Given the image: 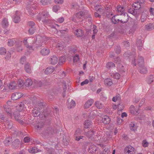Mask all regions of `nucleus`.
<instances>
[{"label":"nucleus","instance_id":"obj_64","mask_svg":"<svg viewBox=\"0 0 154 154\" xmlns=\"http://www.w3.org/2000/svg\"><path fill=\"white\" fill-rule=\"evenodd\" d=\"M56 47L60 50L63 49V45L62 44L59 43H57V45H56Z\"/></svg>","mask_w":154,"mask_h":154},{"label":"nucleus","instance_id":"obj_47","mask_svg":"<svg viewBox=\"0 0 154 154\" xmlns=\"http://www.w3.org/2000/svg\"><path fill=\"white\" fill-rule=\"evenodd\" d=\"M50 0H41L40 1L41 4L43 5H48L49 3Z\"/></svg>","mask_w":154,"mask_h":154},{"label":"nucleus","instance_id":"obj_26","mask_svg":"<svg viewBox=\"0 0 154 154\" xmlns=\"http://www.w3.org/2000/svg\"><path fill=\"white\" fill-rule=\"evenodd\" d=\"M111 76L116 79H119L121 77L120 74L118 72H115L111 73Z\"/></svg>","mask_w":154,"mask_h":154},{"label":"nucleus","instance_id":"obj_57","mask_svg":"<svg viewBox=\"0 0 154 154\" xmlns=\"http://www.w3.org/2000/svg\"><path fill=\"white\" fill-rule=\"evenodd\" d=\"M64 20V18L63 17H60L56 19V22L59 23H62Z\"/></svg>","mask_w":154,"mask_h":154},{"label":"nucleus","instance_id":"obj_56","mask_svg":"<svg viewBox=\"0 0 154 154\" xmlns=\"http://www.w3.org/2000/svg\"><path fill=\"white\" fill-rule=\"evenodd\" d=\"M28 38L27 39H24L23 41V43H24V45L26 46V47L28 48L29 49V48L28 47V46H29L28 45V44H27V40H28ZM29 43V42H28Z\"/></svg>","mask_w":154,"mask_h":154},{"label":"nucleus","instance_id":"obj_48","mask_svg":"<svg viewBox=\"0 0 154 154\" xmlns=\"http://www.w3.org/2000/svg\"><path fill=\"white\" fill-rule=\"evenodd\" d=\"M6 53V51L5 48L4 47L0 48V54L4 55Z\"/></svg>","mask_w":154,"mask_h":154},{"label":"nucleus","instance_id":"obj_35","mask_svg":"<svg viewBox=\"0 0 154 154\" xmlns=\"http://www.w3.org/2000/svg\"><path fill=\"white\" fill-rule=\"evenodd\" d=\"M14 117L16 120L17 121H19L21 118L20 114L17 112H15L14 113Z\"/></svg>","mask_w":154,"mask_h":154},{"label":"nucleus","instance_id":"obj_51","mask_svg":"<svg viewBox=\"0 0 154 154\" xmlns=\"http://www.w3.org/2000/svg\"><path fill=\"white\" fill-rule=\"evenodd\" d=\"M24 83H23V81L22 79H20L18 82V85L19 87L21 88L22 87Z\"/></svg>","mask_w":154,"mask_h":154},{"label":"nucleus","instance_id":"obj_24","mask_svg":"<svg viewBox=\"0 0 154 154\" xmlns=\"http://www.w3.org/2000/svg\"><path fill=\"white\" fill-rule=\"evenodd\" d=\"M154 80V75H150L147 77L146 79V81L148 84H150L153 82Z\"/></svg>","mask_w":154,"mask_h":154},{"label":"nucleus","instance_id":"obj_63","mask_svg":"<svg viewBox=\"0 0 154 154\" xmlns=\"http://www.w3.org/2000/svg\"><path fill=\"white\" fill-rule=\"evenodd\" d=\"M115 51L117 54H119L121 52V48L119 46H117L115 48Z\"/></svg>","mask_w":154,"mask_h":154},{"label":"nucleus","instance_id":"obj_10","mask_svg":"<svg viewBox=\"0 0 154 154\" xmlns=\"http://www.w3.org/2000/svg\"><path fill=\"white\" fill-rule=\"evenodd\" d=\"M121 15H122L121 17V19L120 20L121 22L123 23H126L128 20V14H127L124 13Z\"/></svg>","mask_w":154,"mask_h":154},{"label":"nucleus","instance_id":"obj_31","mask_svg":"<svg viewBox=\"0 0 154 154\" xmlns=\"http://www.w3.org/2000/svg\"><path fill=\"white\" fill-rule=\"evenodd\" d=\"M16 83L14 82H11L9 84V88L10 89L13 90L16 88L17 87Z\"/></svg>","mask_w":154,"mask_h":154},{"label":"nucleus","instance_id":"obj_43","mask_svg":"<svg viewBox=\"0 0 154 154\" xmlns=\"http://www.w3.org/2000/svg\"><path fill=\"white\" fill-rule=\"evenodd\" d=\"M44 117L45 118H47L51 116V113L49 111H45L43 112Z\"/></svg>","mask_w":154,"mask_h":154},{"label":"nucleus","instance_id":"obj_41","mask_svg":"<svg viewBox=\"0 0 154 154\" xmlns=\"http://www.w3.org/2000/svg\"><path fill=\"white\" fill-rule=\"evenodd\" d=\"M140 73L142 74H146L147 72V70L146 67H140Z\"/></svg>","mask_w":154,"mask_h":154},{"label":"nucleus","instance_id":"obj_13","mask_svg":"<svg viewBox=\"0 0 154 154\" xmlns=\"http://www.w3.org/2000/svg\"><path fill=\"white\" fill-rule=\"evenodd\" d=\"M124 8L123 7H122L121 6H118L116 10L118 15H122L124 13H125L124 12Z\"/></svg>","mask_w":154,"mask_h":154},{"label":"nucleus","instance_id":"obj_32","mask_svg":"<svg viewBox=\"0 0 154 154\" xmlns=\"http://www.w3.org/2000/svg\"><path fill=\"white\" fill-rule=\"evenodd\" d=\"M104 84L105 85L110 86L112 84V80L110 79H106L104 81Z\"/></svg>","mask_w":154,"mask_h":154},{"label":"nucleus","instance_id":"obj_2","mask_svg":"<svg viewBox=\"0 0 154 154\" xmlns=\"http://www.w3.org/2000/svg\"><path fill=\"white\" fill-rule=\"evenodd\" d=\"M43 106V103L42 102L38 103L36 105L35 108L32 111V115L35 117L38 116L40 115V109L42 108Z\"/></svg>","mask_w":154,"mask_h":154},{"label":"nucleus","instance_id":"obj_16","mask_svg":"<svg viewBox=\"0 0 154 154\" xmlns=\"http://www.w3.org/2000/svg\"><path fill=\"white\" fill-rule=\"evenodd\" d=\"M95 130L94 129L91 130L90 131L88 132H87L85 133V134L88 137L90 138V137H93L94 135V133Z\"/></svg>","mask_w":154,"mask_h":154},{"label":"nucleus","instance_id":"obj_34","mask_svg":"<svg viewBox=\"0 0 154 154\" xmlns=\"http://www.w3.org/2000/svg\"><path fill=\"white\" fill-rule=\"evenodd\" d=\"M4 125L5 126V127L7 128L11 129L12 127L13 124L11 122H10L9 121H7Z\"/></svg>","mask_w":154,"mask_h":154},{"label":"nucleus","instance_id":"obj_11","mask_svg":"<svg viewBox=\"0 0 154 154\" xmlns=\"http://www.w3.org/2000/svg\"><path fill=\"white\" fill-rule=\"evenodd\" d=\"M67 105L68 108L71 109L75 106V103L73 100H70L69 99L68 100Z\"/></svg>","mask_w":154,"mask_h":154},{"label":"nucleus","instance_id":"obj_3","mask_svg":"<svg viewBox=\"0 0 154 154\" xmlns=\"http://www.w3.org/2000/svg\"><path fill=\"white\" fill-rule=\"evenodd\" d=\"M130 52L129 51L125 52L124 54V56L125 57H128L130 59L132 60V63L136 66L137 65L135 57V52H133L132 54H130Z\"/></svg>","mask_w":154,"mask_h":154},{"label":"nucleus","instance_id":"obj_44","mask_svg":"<svg viewBox=\"0 0 154 154\" xmlns=\"http://www.w3.org/2000/svg\"><path fill=\"white\" fill-rule=\"evenodd\" d=\"M16 45L17 51L18 52H20L23 49L21 43L18 44H16Z\"/></svg>","mask_w":154,"mask_h":154},{"label":"nucleus","instance_id":"obj_23","mask_svg":"<svg viewBox=\"0 0 154 154\" xmlns=\"http://www.w3.org/2000/svg\"><path fill=\"white\" fill-rule=\"evenodd\" d=\"M25 69L26 71L28 73H31L32 72L31 69L30 64L27 63L25 65Z\"/></svg>","mask_w":154,"mask_h":154},{"label":"nucleus","instance_id":"obj_4","mask_svg":"<svg viewBox=\"0 0 154 154\" xmlns=\"http://www.w3.org/2000/svg\"><path fill=\"white\" fill-rule=\"evenodd\" d=\"M42 22L45 24H47L49 22L50 17L48 12L47 11H43L42 13Z\"/></svg>","mask_w":154,"mask_h":154},{"label":"nucleus","instance_id":"obj_38","mask_svg":"<svg viewBox=\"0 0 154 154\" xmlns=\"http://www.w3.org/2000/svg\"><path fill=\"white\" fill-rule=\"evenodd\" d=\"M2 26L3 27L5 28L8 26V20L5 18H4L2 22Z\"/></svg>","mask_w":154,"mask_h":154},{"label":"nucleus","instance_id":"obj_20","mask_svg":"<svg viewBox=\"0 0 154 154\" xmlns=\"http://www.w3.org/2000/svg\"><path fill=\"white\" fill-rule=\"evenodd\" d=\"M36 6H34V7H31V8L28 10V13L29 15L32 17L35 14V10L36 8Z\"/></svg>","mask_w":154,"mask_h":154},{"label":"nucleus","instance_id":"obj_40","mask_svg":"<svg viewBox=\"0 0 154 154\" xmlns=\"http://www.w3.org/2000/svg\"><path fill=\"white\" fill-rule=\"evenodd\" d=\"M15 41L13 39H10L8 40V45L9 46H12L15 44Z\"/></svg>","mask_w":154,"mask_h":154},{"label":"nucleus","instance_id":"obj_29","mask_svg":"<svg viewBox=\"0 0 154 154\" xmlns=\"http://www.w3.org/2000/svg\"><path fill=\"white\" fill-rule=\"evenodd\" d=\"M96 147L94 144H91L89 148V151L90 152H94L96 151Z\"/></svg>","mask_w":154,"mask_h":154},{"label":"nucleus","instance_id":"obj_59","mask_svg":"<svg viewBox=\"0 0 154 154\" xmlns=\"http://www.w3.org/2000/svg\"><path fill=\"white\" fill-rule=\"evenodd\" d=\"M81 132V130L80 128H78L74 134L75 136L80 135Z\"/></svg>","mask_w":154,"mask_h":154},{"label":"nucleus","instance_id":"obj_58","mask_svg":"<svg viewBox=\"0 0 154 154\" xmlns=\"http://www.w3.org/2000/svg\"><path fill=\"white\" fill-rule=\"evenodd\" d=\"M130 127L131 130L132 131H134L136 129L134 124L132 122L130 124Z\"/></svg>","mask_w":154,"mask_h":154},{"label":"nucleus","instance_id":"obj_62","mask_svg":"<svg viewBox=\"0 0 154 154\" xmlns=\"http://www.w3.org/2000/svg\"><path fill=\"white\" fill-rule=\"evenodd\" d=\"M120 99V96L118 95L115 97H113L112 98V101L114 102H116L118 100H119Z\"/></svg>","mask_w":154,"mask_h":154},{"label":"nucleus","instance_id":"obj_53","mask_svg":"<svg viewBox=\"0 0 154 154\" xmlns=\"http://www.w3.org/2000/svg\"><path fill=\"white\" fill-rule=\"evenodd\" d=\"M35 30V28L31 27L28 30V32L29 34L32 35L34 33Z\"/></svg>","mask_w":154,"mask_h":154},{"label":"nucleus","instance_id":"obj_9","mask_svg":"<svg viewBox=\"0 0 154 154\" xmlns=\"http://www.w3.org/2000/svg\"><path fill=\"white\" fill-rule=\"evenodd\" d=\"M20 21V12L18 11H16L13 17V21L15 23H17Z\"/></svg>","mask_w":154,"mask_h":154},{"label":"nucleus","instance_id":"obj_54","mask_svg":"<svg viewBox=\"0 0 154 154\" xmlns=\"http://www.w3.org/2000/svg\"><path fill=\"white\" fill-rule=\"evenodd\" d=\"M79 55L76 54L73 57V61L74 62H76L79 61Z\"/></svg>","mask_w":154,"mask_h":154},{"label":"nucleus","instance_id":"obj_12","mask_svg":"<svg viewBox=\"0 0 154 154\" xmlns=\"http://www.w3.org/2000/svg\"><path fill=\"white\" fill-rule=\"evenodd\" d=\"M5 110L7 112L8 116L11 117H12V114L11 112V109L10 107L6 105L3 106Z\"/></svg>","mask_w":154,"mask_h":154},{"label":"nucleus","instance_id":"obj_18","mask_svg":"<svg viewBox=\"0 0 154 154\" xmlns=\"http://www.w3.org/2000/svg\"><path fill=\"white\" fill-rule=\"evenodd\" d=\"M133 8L135 10H137L140 9L141 7L140 3L139 2H136L133 4Z\"/></svg>","mask_w":154,"mask_h":154},{"label":"nucleus","instance_id":"obj_7","mask_svg":"<svg viewBox=\"0 0 154 154\" xmlns=\"http://www.w3.org/2000/svg\"><path fill=\"white\" fill-rule=\"evenodd\" d=\"M23 94L20 92H16L13 93L11 96V98L13 100H16L23 96Z\"/></svg>","mask_w":154,"mask_h":154},{"label":"nucleus","instance_id":"obj_46","mask_svg":"<svg viewBox=\"0 0 154 154\" xmlns=\"http://www.w3.org/2000/svg\"><path fill=\"white\" fill-rule=\"evenodd\" d=\"M20 143V141L18 139H16L12 142V145L13 146L17 147Z\"/></svg>","mask_w":154,"mask_h":154},{"label":"nucleus","instance_id":"obj_15","mask_svg":"<svg viewBox=\"0 0 154 154\" xmlns=\"http://www.w3.org/2000/svg\"><path fill=\"white\" fill-rule=\"evenodd\" d=\"M50 52V51L48 48H45L42 49L40 51L41 54L43 56L48 55Z\"/></svg>","mask_w":154,"mask_h":154},{"label":"nucleus","instance_id":"obj_14","mask_svg":"<svg viewBox=\"0 0 154 154\" xmlns=\"http://www.w3.org/2000/svg\"><path fill=\"white\" fill-rule=\"evenodd\" d=\"M129 111L131 114L135 115L138 113V109L134 105H131L129 108Z\"/></svg>","mask_w":154,"mask_h":154},{"label":"nucleus","instance_id":"obj_36","mask_svg":"<svg viewBox=\"0 0 154 154\" xmlns=\"http://www.w3.org/2000/svg\"><path fill=\"white\" fill-rule=\"evenodd\" d=\"M28 151L29 152L32 153H35L37 152H38L40 151L39 149L38 150L36 147L31 148L28 149Z\"/></svg>","mask_w":154,"mask_h":154},{"label":"nucleus","instance_id":"obj_5","mask_svg":"<svg viewBox=\"0 0 154 154\" xmlns=\"http://www.w3.org/2000/svg\"><path fill=\"white\" fill-rule=\"evenodd\" d=\"M85 14V13L83 11L77 13L73 15L72 20L73 21L76 22L77 20L83 18Z\"/></svg>","mask_w":154,"mask_h":154},{"label":"nucleus","instance_id":"obj_25","mask_svg":"<svg viewBox=\"0 0 154 154\" xmlns=\"http://www.w3.org/2000/svg\"><path fill=\"white\" fill-rule=\"evenodd\" d=\"M12 139L11 137H8L4 140V143L6 146H8L12 143Z\"/></svg>","mask_w":154,"mask_h":154},{"label":"nucleus","instance_id":"obj_1","mask_svg":"<svg viewBox=\"0 0 154 154\" xmlns=\"http://www.w3.org/2000/svg\"><path fill=\"white\" fill-rule=\"evenodd\" d=\"M35 39L34 37H29L28 38V41L29 44H32V46H28L29 48V50H34L45 45L46 43H43V41L42 43H39L38 42H36L35 44Z\"/></svg>","mask_w":154,"mask_h":154},{"label":"nucleus","instance_id":"obj_55","mask_svg":"<svg viewBox=\"0 0 154 154\" xmlns=\"http://www.w3.org/2000/svg\"><path fill=\"white\" fill-rule=\"evenodd\" d=\"M53 132V131L52 130V129L49 128H48L46 132V133L47 134H48V135H50L51 134H52V133Z\"/></svg>","mask_w":154,"mask_h":154},{"label":"nucleus","instance_id":"obj_39","mask_svg":"<svg viewBox=\"0 0 154 154\" xmlns=\"http://www.w3.org/2000/svg\"><path fill=\"white\" fill-rule=\"evenodd\" d=\"M95 106L98 109H100L103 107V105L99 101H96L95 103Z\"/></svg>","mask_w":154,"mask_h":154},{"label":"nucleus","instance_id":"obj_49","mask_svg":"<svg viewBox=\"0 0 154 154\" xmlns=\"http://www.w3.org/2000/svg\"><path fill=\"white\" fill-rule=\"evenodd\" d=\"M116 16H114L112 17V21L113 23L116 24L118 23L119 21V19L116 18Z\"/></svg>","mask_w":154,"mask_h":154},{"label":"nucleus","instance_id":"obj_45","mask_svg":"<svg viewBox=\"0 0 154 154\" xmlns=\"http://www.w3.org/2000/svg\"><path fill=\"white\" fill-rule=\"evenodd\" d=\"M60 9V7L59 5H54L52 8V10L54 12H57Z\"/></svg>","mask_w":154,"mask_h":154},{"label":"nucleus","instance_id":"obj_61","mask_svg":"<svg viewBox=\"0 0 154 154\" xmlns=\"http://www.w3.org/2000/svg\"><path fill=\"white\" fill-rule=\"evenodd\" d=\"M124 107V106L122 103H120L118 105V109L119 110L121 111L122 110Z\"/></svg>","mask_w":154,"mask_h":154},{"label":"nucleus","instance_id":"obj_33","mask_svg":"<svg viewBox=\"0 0 154 154\" xmlns=\"http://www.w3.org/2000/svg\"><path fill=\"white\" fill-rule=\"evenodd\" d=\"M32 83V81L31 79H28L26 80L24 83V85L26 86L29 87L31 86Z\"/></svg>","mask_w":154,"mask_h":154},{"label":"nucleus","instance_id":"obj_8","mask_svg":"<svg viewBox=\"0 0 154 154\" xmlns=\"http://www.w3.org/2000/svg\"><path fill=\"white\" fill-rule=\"evenodd\" d=\"M58 60L57 56L53 55L49 59V62L51 64L54 65L57 63Z\"/></svg>","mask_w":154,"mask_h":154},{"label":"nucleus","instance_id":"obj_42","mask_svg":"<svg viewBox=\"0 0 154 154\" xmlns=\"http://www.w3.org/2000/svg\"><path fill=\"white\" fill-rule=\"evenodd\" d=\"M115 64L112 62H108L106 64V67L109 69L115 67Z\"/></svg>","mask_w":154,"mask_h":154},{"label":"nucleus","instance_id":"obj_19","mask_svg":"<svg viewBox=\"0 0 154 154\" xmlns=\"http://www.w3.org/2000/svg\"><path fill=\"white\" fill-rule=\"evenodd\" d=\"M137 63L138 65L140 67L142 66L144 63L143 58L142 57H139L137 60Z\"/></svg>","mask_w":154,"mask_h":154},{"label":"nucleus","instance_id":"obj_37","mask_svg":"<svg viewBox=\"0 0 154 154\" xmlns=\"http://www.w3.org/2000/svg\"><path fill=\"white\" fill-rule=\"evenodd\" d=\"M91 121L89 120H87L85 121L84 125L85 128H88L91 125Z\"/></svg>","mask_w":154,"mask_h":154},{"label":"nucleus","instance_id":"obj_21","mask_svg":"<svg viewBox=\"0 0 154 154\" xmlns=\"http://www.w3.org/2000/svg\"><path fill=\"white\" fill-rule=\"evenodd\" d=\"M110 121L109 117L107 116H104L102 119L103 122L105 124H107L109 123Z\"/></svg>","mask_w":154,"mask_h":154},{"label":"nucleus","instance_id":"obj_22","mask_svg":"<svg viewBox=\"0 0 154 154\" xmlns=\"http://www.w3.org/2000/svg\"><path fill=\"white\" fill-rule=\"evenodd\" d=\"M75 34L78 37H80L83 36L84 34V32L83 30L81 29H77L75 32Z\"/></svg>","mask_w":154,"mask_h":154},{"label":"nucleus","instance_id":"obj_50","mask_svg":"<svg viewBox=\"0 0 154 154\" xmlns=\"http://www.w3.org/2000/svg\"><path fill=\"white\" fill-rule=\"evenodd\" d=\"M139 42L140 43H137V46L138 48V50L140 51H141L143 48V44L142 42V41H140Z\"/></svg>","mask_w":154,"mask_h":154},{"label":"nucleus","instance_id":"obj_27","mask_svg":"<svg viewBox=\"0 0 154 154\" xmlns=\"http://www.w3.org/2000/svg\"><path fill=\"white\" fill-rule=\"evenodd\" d=\"M54 71L53 67L47 68L45 69V72L46 74H50L52 73Z\"/></svg>","mask_w":154,"mask_h":154},{"label":"nucleus","instance_id":"obj_30","mask_svg":"<svg viewBox=\"0 0 154 154\" xmlns=\"http://www.w3.org/2000/svg\"><path fill=\"white\" fill-rule=\"evenodd\" d=\"M17 109L19 111H21L24 108V104L22 103H20L17 106Z\"/></svg>","mask_w":154,"mask_h":154},{"label":"nucleus","instance_id":"obj_28","mask_svg":"<svg viewBox=\"0 0 154 154\" xmlns=\"http://www.w3.org/2000/svg\"><path fill=\"white\" fill-rule=\"evenodd\" d=\"M93 33L92 36V39H94L95 38V36L98 32V30L97 29V26L95 25L93 26Z\"/></svg>","mask_w":154,"mask_h":154},{"label":"nucleus","instance_id":"obj_6","mask_svg":"<svg viewBox=\"0 0 154 154\" xmlns=\"http://www.w3.org/2000/svg\"><path fill=\"white\" fill-rule=\"evenodd\" d=\"M134 148L130 145L126 146L124 149L125 154H135Z\"/></svg>","mask_w":154,"mask_h":154},{"label":"nucleus","instance_id":"obj_17","mask_svg":"<svg viewBox=\"0 0 154 154\" xmlns=\"http://www.w3.org/2000/svg\"><path fill=\"white\" fill-rule=\"evenodd\" d=\"M94 103V100L92 99H90L88 100L84 105V107L85 109L89 108Z\"/></svg>","mask_w":154,"mask_h":154},{"label":"nucleus","instance_id":"obj_60","mask_svg":"<svg viewBox=\"0 0 154 154\" xmlns=\"http://www.w3.org/2000/svg\"><path fill=\"white\" fill-rule=\"evenodd\" d=\"M142 144L143 147H146L148 146L149 143L146 140H144L143 141Z\"/></svg>","mask_w":154,"mask_h":154},{"label":"nucleus","instance_id":"obj_52","mask_svg":"<svg viewBox=\"0 0 154 154\" xmlns=\"http://www.w3.org/2000/svg\"><path fill=\"white\" fill-rule=\"evenodd\" d=\"M134 9L133 8V9L131 8L129 9L128 11V12L134 15H135L137 14V11L136 10H135L134 9Z\"/></svg>","mask_w":154,"mask_h":154}]
</instances>
